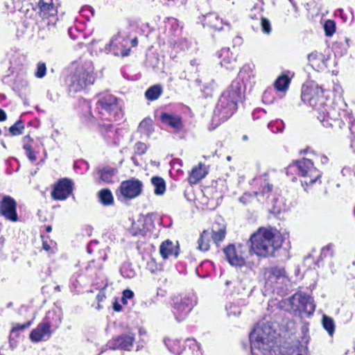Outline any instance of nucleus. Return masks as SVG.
Wrapping results in <instances>:
<instances>
[{"instance_id": "nucleus-58", "label": "nucleus", "mask_w": 355, "mask_h": 355, "mask_svg": "<svg viewBox=\"0 0 355 355\" xmlns=\"http://www.w3.org/2000/svg\"><path fill=\"white\" fill-rule=\"evenodd\" d=\"M6 119V114L2 109H0V121H3Z\"/></svg>"}, {"instance_id": "nucleus-60", "label": "nucleus", "mask_w": 355, "mask_h": 355, "mask_svg": "<svg viewBox=\"0 0 355 355\" xmlns=\"http://www.w3.org/2000/svg\"><path fill=\"white\" fill-rule=\"evenodd\" d=\"M248 197V195L247 193H245L243 196H242L239 198L240 202H241L243 204H246V200H247Z\"/></svg>"}, {"instance_id": "nucleus-39", "label": "nucleus", "mask_w": 355, "mask_h": 355, "mask_svg": "<svg viewBox=\"0 0 355 355\" xmlns=\"http://www.w3.org/2000/svg\"><path fill=\"white\" fill-rule=\"evenodd\" d=\"M165 27L171 33V35H175L180 30V25L177 19L168 17L165 21Z\"/></svg>"}, {"instance_id": "nucleus-64", "label": "nucleus", "mask_w": 355, "mask_h": 355, "mask_svg": "<svg viewBox=\"0 0 355 355\" xmlns=\"http://www.w3.org/2000/svg\"><path fill=\"white\" fill-rule=\"evenodd\" d=\"M104 296L103 295H101L100 294L97 295L96 296V299L98 300V301H102L103 299Z\"/></svg>"}, {"instance_id": "nucleus-33", "label": "nucleus", "mask_w": 355, "mask_h": 355, "mask_svg": "<svg viewBox=\"0 0 355 355\" xmlns=\"http://www.w3.org/2000/svg\"><path fill=\"white\" fill-rule=\"evenodd\" d=\"M138 130L146 136L149 137L150 135L153 132V124L152 119L150 118H146L143 119L139 125Z\"/></svg>"}, {"instance_id": "nucleus-12", "label": "nucleus", "mask_w": 355, "mask_h": 355, "mask_svg": "<svg viewBox=\"0 0 355 355\" xmlns=\"http://www.w3.org/2000/svg\"><path fill=\"white\" fill-rule=\"evenodd\" d=\"M135 340V334L128 329L121 335L111 339L107 344L110 349L130 351Z\"/></svg>"}, {"instance_id": "nucleus-52", "label": "nucleus", "mask_w": 355, "mask_h": 355, "mask_svg": "<svg viewBox=\"0 0 355 355\" xmlns=\"http://www.w3.org/2000/svg\"><path fill=\"white\" fill-rule=\"evenodd\" d=\"M146 268L153 273L157 270V263L154 259H150L149 261H148Z\"/></svg>"}, {"instance_id": "nucleus-45", "label": "nucleus", "mask_w": 355, "mask_h": 355, "mask_svg": "<svg viewBox=\"0 0 355 355\" xmlns=\"http://www.w3.org/2000/svg\"><path fill=\"white\" fill-rule=\"evenodd\" d=\"M24 126L21 121H17L9 128L10 133L13 136H17L22 134V130Z\"/></svg>"}, {"instance_id": "nucleus-8", "label": "nucleus", "mask_w": 355, "mask_h": 355, "mask_svg": "<svg viewBox=\"0 0 355 355\" xmlns=\"http://www.w3.org/2000/svg\"><path fill=\"white\" fill-rule=\"evenodd\" d=\"M295 164L298 169L299 175L302 178V185L304 187L305 190H306V187L311 186L318 182L321 183L322 172L315 167L313 162L311 159L303 158L297 161Z\"/></svg>"}, {"instance_id": "nucleus-53", "label": "nucleus", "mask_w": 355, "mask_h": 355, "mask_svg": "<svg viewBox=\"0 0 355 355\" xmlns=\"http://www.w3.org/2000/svg\"><path fill=\"white\" fill-rule=\"evenodd\" d=\"M146 345V341L143 338H140L139 340V341L137 342L136 351H139L140 349L144 348Z\"/></svg>"}, {"instance_id": "nucleus-27", "label": "nucleus", "mask_w": 355, "mask_h": 355, "mask_svg": "<svg viewBox=\"0 0 355 355\" xmlns=\"http://www.w3.org/2000/svg\"><path fill=\"white\" fill-rule=\"evenodd\" d=\"M149 232V227L146 224V220L140 218L137 221L133 222L130 228V233L134 236H146Z\"/></svg>"}, {"instance_id": "nucleus-37", "label": "nucleus", "mask_w": 355, "mask_h": 355, "mask_svg": "<svg viewBox=\"0 0 355 355\" xmlns=\"http://www.w3.org/2000/svg\"><path fill=\"white\" fill-rule=\"evenodd\" d=\"M291 80L285 75L279 76L275 82V87L279 92H285L288 89Z\"/></svg>"}, {"instance_id": "nucleus-35", "label": "nucleus", "mask_w": 355, "mask_h": 355, "mask_svg": "<svg viewBox=\"0 0 355 355\" xmlns=\"http://www.w3.org/2000/svg\"><path fill=\"white\" fill-rule=\"evenodd\" d=\"M151 183L155 187L154 192L156 195H163L166 191V184L163 178L159 177H153Z\"/></svg>"}, {"instance_id": "nucleus-26", "label": "nucleus", "mask_w": 355, "mask_h": 355, "mask_svg": "<svg viewBox=\"0 0 355 355\" xmlns=\"http://www.w3.org/2000/svg\"><path fill=\"white\" fill-rule=\"evenodd\" d=\"M208 173V169L205 164L200 162L198 166L193 167L189 176V182L191 184H197Z\"/></svg>"}, {"instance_id": "nucleus-51", "label": "nucleus", "mask_w": 355, "mask_h": 355, "mask_svg": "<svg viewBox=\"0 0 355 355\" xmlns=\"http://www.w3.org/2000/svg\"><path fill=\"white\" fill-rule=\"evenodd\" d=\"M55 243H53V241H51V243H49L46 241H43L42 243V248L45 251H50L51 253H55Z\"/></svg>"}, {"instance_id": "nucleus-15", "label": "nucleus", "mask_w": 355, "mask_h": 355, "mask_svg": "<svg viewBox=\"0 0 355 355\" xmlns=\"http://www.w3.org/2000/svg\"><path fill=\"white\" fill-rule=\"evenodd\" d=\"M128 40L122 36L120 33L114 35L109 44L105 47L107 53H111L116 56L125 57L129 55L130 49L127 48Z\"/></svg>"}, {"instance_id": "nucleus-19", "label": "nucleus", "mask_w": 355, "mask_h": 355, "mask_svg": "<svg viewBox=\"0 0 355 355\" xmlns=\"http://www.w3.org/2000/svg\"><path fill=\"white\" fill-rule=\"evenodd\" d=\"M72 192V182L67 178L60 180L54 187L51 196L55 200H63Z\"/></svg>"}, {"instance_id": "nucleus-48", "label": "nucleus", "mask_w": 355, "mask_h": 355, "mask_svg": "<svg viewBox=\"0 0 355 355\" xmlns=\"http://www.w3.org/2000/svg\"><path fill=\"white\" fill-rule=\"evenodd\" d=\"M147 146L142 142H137L135 145V152L139 155H141L146 153Z\"/></svg>"}, {"instance_id": "nucleus-10", "label": "nucleus", "mask_w": 355, "mask_h": 355, "mask_svg": "<svg viewBox=\"0 0 355 355\" xmlns=\"http://www.w3.org/2000/svg\"><path fill=\"white\" fill-rule=\"evenodd\" d=\"M143 187L141 180L132 178L121 183L117 195L119 198H123L125 200L133 199L141 193Z\"/></svg>"}, {"instance_id": "nucleus-20", "label": "nucleus", "mask_w": 355, "mask_h": 355, "mask_svg": "<svg viewBox=\"0 0 355 355\" xmlns=\"http://www.w3.org/2000/svg\"><path fill=\"white\" fill-rule=\"evenodd\" d=\"M160 121L166 125L179 132L183 128L182 118L180 114L173 112H163L160 115Z\"/></svg>"}, {"instance_id": "nucleus-57", "label": "nucleus", "mask_w": 355, "mask_h": 355, "mask_svg": "<svg viewBox=\"0 0 355 355\" xmlns=\"http://www.w3.org/2000/svg\"><path fill=\"white\" fill-rule=\"evenodd\" d=\"M349 269L352 270L351 276L353 278H355V261L352 262V266L349 267Z\"/></svg>"}, {"instance_id": "nucleus-9", "label": "nucleus", "mask_w": 355, "mask_h": 355, "mask_svg": "<svg viewBox=\"0 0 355 355\" xmlns=\"http://www.w3.org/2000/svg\"><path fill=\"white\" fill-rule=\"evenodd\" d=\"M330 120L327 123H324V127L338 126L343 128V125L347 123L348 128L352 135L355 137V114H350L346 110H340V109H330L328 112Z\"/></svg>"}, {"instance_id": "nucleus-56", "label": "nucleus", "mask_w": 355, "mask_h": 355, "mask_svg": "<svg viewBox=\"0 0 355 355\" xmlns=\"http://www.w3.org/2000/svg\"><path fill=\"white\" fill-rule=\"evenodd\" d=\"M320 162L322 164H327L329 162V159L326 155H322L320 156Z\"/></svg>"}, {"instance_id": "nucleus-34", "label": "nucleus", "mask_w": 355, "mask_h": 355, "mask_svg": "<svg viewBox=\"0 0 355 355\" xmlns=\"http://www.w3.org/2000/svg\"><path fill=\"white\" fill-rule=\"evenodd\" d=\"M162 87L159 85H155L149 87L145 92L146 98L149 101L157 99L162 94Z\"/></svg>"}, {"instance_id": "nucleus-21", "label": "nucleus", "mask_w": 355, "mask_h": 355, "mask_svg": "<svg viewBox=\"0 0 355 355\" xmlns=\"http://www.w3.org/2000/svg\"><path fill=\"white\" fill-rule=\"evenodd\" d=\"M223 25H225L228 30L230 29V24L224 22L216 13H209L204 17V27H207L213 31H221L223 30Z\"/></svg>"}, {"instance_id": "nucleus-41", "label": "nucleus", "mask_w": 355, "mask_h": 355, "mask_svg": "<svg viewBox=\"0 0 355 355\" xmlns=\"http://www.w3.org/2000/svg\"><path fill=\"white\" fill-rule=\"evenodd\" d=\"M120 272L123 277L128 279L133 278L136 275V272L130 263H124L120 268Z\"/></svg>"}, {"instance_id": "nucleus-50", "label": "nucleus", "mask_w": 355, "mask_h": 355, "mask_svg": "<svg viewBox=\"0 0 355 355\" xmlns=\"http://www.w3.org/2000/svg\"><path fill=\"white\" fill-rule=\"evenodd\" d=\"M134 297V293L131 290L126 289L123 292V297L121 301L123 304H128L127 300H130Z\"/></svg>"}, {"instance_id": "nucleus-46", "label": "nucleus", "mask_w": 355, "mask_h": 355, "mask_svg": "<svg viewBox=\"0 0 355 355\" xmlns=\"http://www.w3.org/2000/svg\"><path fill=\"white\" fill-rule=\"evenodd\" d=\"M46 73V64L43 62H39L37 64L35 76L37 78H42L45 76Z\"/></svg>"}, {"instance_id": "nucleus-54", "label": "nucleus", "mask_w": 355, "mask_h": 355, "mask_svg": "<svg viewBox=\"0 0 355 355\" xmlns=\"http://www.w3.org/2000/svg\"><path fill=\"white\" fill-rule=\"evenodd\" d=\"M98 244V241H91L87 246V251L89 254H92V252H93V245H97Z\"/></svg>"}, {"instance_id": "nucleus-11", "label": "nucleus", "mask_w": 355, "mask_h": 355, "mask_svg": "<svg viewBox=\"0 0 355 355\" xmlns=\"http://www.w3.org/2000/svg\"><path fill=\"white\" fill-rule=\"evenodd\" d=\"M247 248L242 244H230L223 249L225 257L232 266L241 267L245 265L244 255Z\"/></svg>"}, {"instance_id": "nucleus-36", "label": "nucleus", "mask_w": 355, "mask_h": 355, "mask_svg": "<svg viewBox=\"0 0 355 355\" xmlns=\"http://www.w3.org/2000/svg\"><path fill=\"white\" fill-rule=\"evenodd\" d=\"M98 196L100 202L103 205H111L114 202L112 193L108 189H104L101 190L98 193Z\"/></svg>"}, {"instance_id": "nucleus-47", "label": "nucleus", "mask_w": 355, "mask_h": 355, "mask_svg": "<svg viewBox=\"0 0 355 355\" xmlns=\"http://www.w3.org/2000/svg\"><path fill=\"white\" fill-rule=\"evenodd\" d=\"M261 26L262 32L265 34H270L271 32V25L270 21L263 17H261Z\"/></svg>"}, {"instance_id": "nucleus-44", "label": "nucleus", "mask_w": 355, "mask_h": 355, "mask_svg": "<svg viewBox=\"0 0 355 355\" xmlns=\"http://www.w3.org/2000/svg\"><path fill=\"white\" fill-rule=\"evenodd\" d=\"M323 28L327 37H331L336 31V22L331 19H327L324 21Z\"/></svg>"}, {"instance_id": "nucleus-2", "label": "nucleus", "mask_w": 355, "mask_h": 355, "mask_svg": "<svg viewBox=\"0 0 355 355\" xmlns=\"http://www.w3.org/2000/svg\"><path fill=\"white\" fill-rule=\"evenodd\" d=\"M95 115L89 111L84 115L87 123H94L99 119L106 121H119L123 117V112L119 100L110 94H101L98 96L94 110Z\"/></svg>"}, {"instance_id": "nucleus-29", "label": "nucleus", "mask_w": 355, "mask_h": 355, "mask_svg": "<svg viewBox=\"0 0 355 355\" xmlns=\"http://www.w3.org/2000/svg\"><path fill=\"white\" fill-rule=\"evenodd\" d=\"M35 5L42 13V17H47L54 13L55 10L51 0H39L35 1Z\"/></svg>"}, {"instance_id": "nucleus-1", "label": "nucleus", "mask_w": 355, "mask_h": 355, "mask_svg": "<svg viewBox=\"0 0 355 355\" xmlns=\"http://www.w3.org/2000/svg\"><path fill=\"white\" fill-rule=\"evenodd\" d=\"M250 251L260 257H273L283 243V238L276 230L260 227L251 235Z\"/></svg>"}, {"instance_id": "nucleus-17", "label": "nucleus", "mask_w": 355, "mask_h": 355, "mask_svg": "<svg viewBox=\"0 0 355 355\" xmlns=\"http://www.w3.org/2000/svg\"><path fill=\"white\" fill-rule=\"evenodd\" d=\"M51 327V324L50 322L46 318L44 321L40 322L35 329L31 331L29 336L30 339L34 343L49 340L52 333Z\"/></svg>"}, {"instance_id": "nucleus-63", "label": "nucleus", "mask_w": 355, "mask_h": 355, "mask_svg": "<svg viewBox=\"0 0 355 355\" xmlns=\"http://www.w3.org/2000/svg\"><path fill=\"white\" fill-rule=\"evenodd\" d=\"M131 159H132V161L134 162V164H135V165H137V166H138V165H139V164H138V162H137V159H136V157H134V156H133V157H131Z\"/></svg>"}, {"instance_id": "nucleus-30", "label": "nucleus", "mask_w": 355, "mask_h": 355, "mask_svg": "<svg viewBox=\"0 0 355 355\" xmlns=\"http://www.w3.org/2000/svg\"><path fill=\"white\" fill-rule=\"evenodd\" d=\"M116 173L117 170L111 166H105L98 171L101 180L106 183L112 182V179Z\"/></svg>"}, {"instance_id": "nucleus-38", "label": "nucleus", "mask_w": 355, "mask_h": 355, "mask_svg": "<svg viewBox=\"0 0 355 355\" xmlns=\"http://www.w3.org/2000/svg\"><path fill=\"white\" fill-rule=\"evenodd\" d=\"M322 324L323 328L327 331L328 334L330 336H332L335 331V323L334 320L331 318L324 315L322 316Z\"/></svg>"}, {"instance_id": "nucleus-23", "label": "nucleus", "mask_w": 355, "mask_h": 355, "mask_svg": "<svg viewBox=\"0 0 355 355\" xmlns=\"http://www.w3.org/2000/svg\"><path fill=\"white\" fill-rule=\"evenodd\" d=\"M218 58L220 59V64L221 67L226 69L232 70L236 67V56L230 51V48H223L218 53Z\"/></svg>"}, {"instance_id": "nucleus-32", "label": "nucleus", "mask_w": 355, "mask_h": 355, "mask_svg": "<svg viewBox=\"0 0 355 355\" xmlns=\"http://www.w3.org/2000/svg\"><path fill=\"white\" fill-rule=\"evenodd\" d=\"M211 234L209 230H205L198 240V248L201 251L206 252L209 249Z\"/></svg>"}, {"instance_id": "nucleus-43", "label": "nucleus", "mask_w": 355, "mask_h": 355, "mask_svg": "<svg viewBox=\"0 0 355 355\" xmlns=\"http://www.w3.org/2000/svg\"><path fill=\"white\" fill-rule=\"evenodd\" d=\"M225 310L228 317L237 316L241 313V308L234 302H228L225 305Z\"/></svg>"}, {"instance_id": "nucleus-6", "label": "nucleus", "mask_w": 355, "mask_h": 355, "mask_svg": "<svg viewBox=\"0 0 355 355\" xmlns=\"http://www.w3.org/2000/svg\"><path fill=\"white\" fill-rule=\"evenodd\" d=\"M197 304L196 297L193 295L174 296L171 299V312L178 322L184 320Z\"/></svg>"}, {"instance_id": "nucleus-7", "label": "nucleus", "mask_w": 355, "mask_h": 355, "mask_svg": "<svg viewBox=\"0 0 355 355\" xmlns=\"http://www.w3.org/2000/svg\"><path fill=\"white\" fill-rule=\"evenodd\" d=\"M286 311L290 312H303L311 315L315 309L313 298L304 293H296L284 301Z\"/></svg>"}, {"instance_id": "nucleus-59", "label": "nucleus", "mask_w": 355, "mask_h": 355, "mask_svg": "<svg viewBox=\"0 0 355 355\" xmlns=\"http://www.w3.org/2000/svg\"><path fill=\"white\" fill-rule=\"evenodd\" d=\"M113 309H114V311H121L122 307H121V304H119V303H117V302H115V303L114 304V305H113Z\"/></svg>"}, {"instance_id": "nucleus-31", "label": "nucleus", "mask_w": 355, "mask_h": 355, "mask_svg": "<svg viewBox=\"0 0 355 355\" xmlns=\"http://www.w3.org/2000/svg\"><path fill=\"white\" fill-rule=\"evenodd\" d=\"M209 234L213 242L217 244L222 241L225 236V227L224 225H214L211 231H209Z\"/></svg>"}, {"instance_id": "nucleus-4", "label": "nucleus", "mask_w": 355, "mask_h": 355, "mask_svg": "<svg viewBox=\"0 0 355 355\" xmlns=\"http://www.w3.org/2000/svg\"><path fill=\"white\" fill-rule=\"evenodd\" d=\"M243 93L237 82L231 85L222 93L214 110V117L226 121L237 109V103L242 99Z\"/></svg>"}, {"instance_id": "nucleus-3", "label": "nucleus", "mask_w": 355, "mask_h": 355, "mask_svg": "<svg viewBox=\"0 0 355 355\" xmlns=\"http://www.w3.org/2000/svg\"><path fill=\"white\" fill-rule=\"evenodd\" d=\"M302 100L318 112L317 118L324 126L330 120L328 112L330 109H338L327 104L328 100L324 96L321 87L314 82H308L302 88Z\"/></svg>"}, {"instance_id": "nucleus-18", "label": "nucleus", "mask_w": 355, "mask_h": 355, "mask_svg": "<svg viewBox=\"0 0 355 355\" xmlns=\"http://www.w3.org/2000/svg\"><path fill=\"white\" fill-rule=\"evenodd\" d=\"M16 208L17 203L12 198L3 197L0 205V212L6 219L12 222H16L18 220Z\"/></svg>"}, {"instance_id": "nucleus-42", "label": "nucleus", "mask_w": 355, "mask_h": 355, "mask_svg": "<svg viewBox=\"0 0 355 355\" xmlns=\"http://www.w3.org/2000/svg\"><path fill=\"white\" fill-rule=\"evenodd\" d=\"M268 128L274 133L282 132L284 129V123L281 119H276L268 123Z\"/></svg>"}, {"instance_id": "nucleus-13", "label": "nucleus", "mask_w": 355, "mask_h": 355, "mask_svg": "<svg viewBox=\"0 0 355 355\" xmlns=\"http://www.w3.org/2000/svg\"><path fill=\"white\" fill-rule=\"evenodd\" d=\"M164 343L168 349L173 353H178V355H201L200 347L193 338H188L184 341L183 349L178 352L175 345H178V340L165 339Z\"/></svg>"}, {"instance_id": "nucleus-62", "label": "nucleus", "mask_w": 355, "mask_h": 355, "mask_svg": "<svg viewBox=\"0 0 355 355\" xmlns=\"http://www.w3.org/2000/svg\"><path fill=\"white\" fill-rule=\"evenodd\" d=\"M131 43H132V46H137V44H138L137 39L136 37H135V38H134V39H132V40H131Z\"/></svg>"}, {"instance_id": "nucleus-16", "label": "nucleus", "mask_w": 355, "mask_h": 355, "mask_svg": "<svg viewBox=\"0 0 355 355\" xmlns=\"http://www.w3.org/2000/svg\"><path fill=\"white\" fill-rule=\"evenodd\" d=\"M254 65L252 64H245L240 69L239 73L235 80L232 82H237L243 94L247 87H252L254 83L255 74L254 72Z\"/></svg>"}, {"instance_id": "nucleus-28", "label": "nucleus", "mask_w": 355, "mask_h": 355, "mask_svg": "<svg viewBox=\"0 0 355 355\" xmlns=\"http://www.w3.org/2000/svg\"><path fill=\"white\" fill-rule=\"evenodd\" d=\"M159 252L163 259H166L170 256L177 257L178 254V247L172 241L166 240L164 241L159 248Z\"/></svg>"}, {"instance_id": "nucleus-40", "label": "nucleus", "mask_w": 355, "mask_h": 355, "mask_svg": "<svg viewBox=\"0 0 355 355\" xmlns=\"http://www.w3.org/2000/svg\"><path fill=\"white\" fill-rule=\"evenodd\" d=\"M334 252H333V245L331 244H329L324 247H323L321 250V252L320 254L319 259L317 261L316 264L318 267L320 266V265H322V261L325 258H331L333 257Z\"/></svg>"}, {"instance_id": "nucleus-22", "label": "nucleus", "mask_w": 355, "mask_h": 355, "mask_svg": "<svg viewBox=\"0 0 355 355\" xmlns=\"http://www.w3.org/2000/svg\"><path fill=\"white\" fill-rule=\"evenodd\" d=\"M309 64L315 71H322L327 68L329 58L322 53L313 51L307 55Z\"/></svg>"}, {"instance_id": "nucleus-55", "label": "nucleus", "mask_w": 355, "mask_h": 355, "mask_svg": "<svg viewBox=\"0 0 355 355\" xmlns=\"http://www.w3.org/2000/svg\"><path fill=\"white\" fill-rule=\"evenodd\" d=\"M272 185L270 184H267V185L263 188V191H262L263 195L269 193L272 191Z\"/></svg>"}, {"instance_id": "nucleus-24", "label": "nucleus", "mask_w": 355, "mask_h": 355, "mask_svg": "<svg viewBox=\"0 0 355 355\" xmlns=\"http://www.w3.org/2000/svg\"><path fill=\"white\" fill-rule=\"evenodd\" d=\"M101 132L110 144L118 145L121 140L120 132L119 130L114 129L110 123L102 125Z\"/></svg>"}, {"instance_id": "nucleus-61", "label": "nucleus", "mask_w": 355, "mask_h": 355, "mask_svg": "<svg viewBox=\"0 0 355 355\" xmlns=\"http://www.w3.org/2000/svg\"><path fill=\"white\" fill-rule=\"evenodd\" d=\"M139 334L140 336H142L144 335H146V331L145 329H142V328H140L139 329Z\"/></svg>"}, {"instance_id": "nucleus-14", "label": "nucleus", "mask_w": 355, "mask_h": 355, "mask_svg": "<svg viewBox=\"0 0 355 355\" xmlns=\"http://www.w3.org/2000/svg\"><path fill=\"white\" fill-rule=\"evenodd\" d=\"M264 276L266 285L272 289L280 288L287 280L284 268L277 266L266 269Z\"/></svg>"}, {"instance_id": "nucleus-49", "label": "nucleus", "mask_w": 355, "mask_h": 355, "mask_svg": "<svg viewBox=\"0 0 355 355\" xmlns=\"http://www.w3.org/2000/svg\"><path fill=\"white\" fill-rule=\"evenodd\" d=\"M31 325V322H27L24 324H16L11 330V334H15L20 331H24V329L28 328Z\"/></svg>"}, {"instance_id": "nucleus-25", "label": "nucleus", "mask_w": 355, "mask_h": 355, "mask_svg": "<svg viewBox=\"0 0 355 355\" xmlns=\"http://www.w3.org/2000/svg\"><path fill=\"white\" fill-rule=\"evenodd\" d=\"M23 148L26 151L29 160L34 162L37 160L35 149L38 148L37 141H35L29 135H26L22 139Z\"/></svg>"}, {"instance_id": "nucleus-5", "label": "nucleus", "mask_w": 355, "mask_h": 355, "mask_svg": "<svg viewBox=\"0 0 355 355\" xmlns=\"http://www.w3.org/2000/svg\"><path fill=\"white\" fill-rule=\"evenodd\" d=\"M94 66L91 61L78 64L70 78L69 92L77 93L85 90L94 83Z\"/></svg>"}]
</instances>
